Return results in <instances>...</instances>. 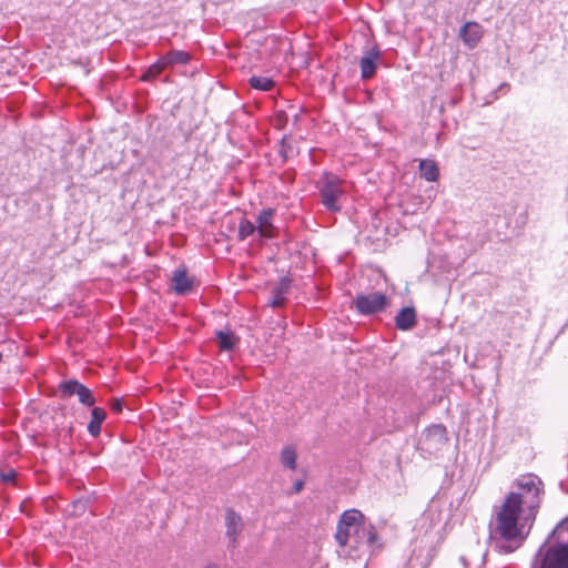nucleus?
Wrapping results in <instances>:
<instances>
[{
    "instance_id": "obj_1",
    "label": "nucleus",
    "mask_w": 568,
    "mask_h": 568,
    "mask_svg": "<svg viewBox=\"0 0 568 568\" xmlns=\"http://www.w3.org/2000/svg\"><path fill=\"white\" fill-rule=\"evenodd\" d=\"M511 499H505L490 521L489 534L500 554H511L519 549L528 538L536 517L514 508Z\"/></svg>"
},
{
    "instance_id": "obj_2",
    "label": "nucleus",
    "mask_w": 568,
    "mask_h": 568,
    "mask_svg": "<svg viewBox=\"0 0 568 568\" xmlns=\"http://www.w3.org/2000/svg\"><path fill=\"white\" fill-rule=\"evenodd\" d=\"M335 539L339 546L338 552L351 558L362 557L382 547L375 526L354 508L341 515Z\"/></svg>"
},
{
    "instance_id": "obj_3",
    "label": "nucleus",
    "mask_w": 568,
    "mask_h": 568,
    "mask_svg": "<svg viewBox=\"0 0 568 568\" xmlns=\"http://www.w3.org/2000/svg\"><path fill=\"white\" fill-rule=\"evenodd\" d=\"M442 511L434 506L428 507L417 523L420 538L415 540L412 556L403 568H427L436 554L443 527Z\"/></svg>"
},
{
    "instance_id": "obj_4",
    "label": "nucleus",
    "mask_w": 568,
    "mask_h": 568,
    "mask_svg": "<svg viewBox=\"0 0 568 568\" xmlns=\"http://www.w3.org/2000/svg\"><path fill=\"white\" fill-rule=\"evenodd\" d=\"M530 568H568V517L548 535L534 555Z\"/></svg>"
},
{
    "instance_id": "obj_5",
    "label": "nucleus",
    "mask_w": 568,
    "mask_h": 568,
    "mask_svg": "<svg viewBox=\"0 0 568 568\" xmlns=\"http://www.w3.org/2000/svg\"><path fill=\"white\" fill-rule=\"evenodd\" d=\"M516 490L510 491L505 499H511L514 508L537 517L544 495V483L535 474L520 475L514 483Z\"/></svg>"
},
{
    "instance_id": "obj_6",
    "label": "nucleus",
    "mask_w": 568,
    "mask_h": 568,
    "mask_svg": "<svg viewBox=\"0 0 568 568\" xmlns=\"http://www.w3.org/2000/svg\"><path fill=\"white\" fill-rule=\"evenodd\" d=\"M321 203L329 212L342 210L341 200L345 195V181L332 172H324L315 183Z\"/></svg>"
},
{
    "instance_id": "obj_7",
    "label": "nucleus",
    "mask_w": 568,
    "mask_h": 568,
    "mask_svg": "<svg viewBox=\"0 0 568 568\" xmlns=\"http://www.w3.org/2000/svg\"><path fill=\"white\" fill-rule=\"evenodd\" d=\"M354 305L361 315H373L385 310L387 297L379 292L358 294L354 300Z\"/></svg>"
},
{
    "instance_id": "obj_8",
    "label": "nucleus",
    "mask_w": 568,
    "mask_h": 568,
    "mask_svg": "<svg viewBox=\"0 0 568 568\" xmlns=\"http://www.w3.org/2000/svg\"><path fill=\"white\" fill-rule=\"evenodd\" d=\"M59 390L63 398H69L74 395L78 396L79 402L84 406L90 407L95 403L93 393L77 379H68L61 382L59 385Z\"/></svg>"
},
{
    "instance_id": "obj_9",
    "label": "nucleus",
    "mask_w": 568,
    "mask_h": 568,
    "mask_svg": "<svg viewBox=\"0 0 568 568\" xmlns=\"http://www.w3.org/2000/svg\"><path fill=\"white\" fill-rule=\"evenodd\" d=\"M275 213V209L267 207L257 214L255 226L261 239H273L276 236V227L273 223Z\"/></svg>"
},
{
    "instance_id": "obj_10",
    "label": "nucleus",
    "mask_w": 568,
    "mask_h": 568,
    "mask_svg": "<svg viewBox=\"0 0 568 568\" xmlns=\"http://www.w3.org/2000/svg\"><path fill=\"white\" fill-rule=\"evenodd\" d=\"M379 60V50L377 48H371L364 52L359 61L361 77L363 80L373 78L377 70V62Z\"/></svg>"
},
{
    "instance_id": "obj_11",
    "label": "nucleus",
    "mask_w": 568,
    "mask_h": 568,
    "mask_svg": "<svg viewBox=\"0 0 568 568\" xmlns=\"http://www.w3.org/2000/svg\"><path fill=\"white\" fill-rule=\"evenodd\" d=\"M460 38L464 43L474 49L483 37V29L477 22H466L460 29Z\"/></svg>"
},
{
    "instance_id": "obj_12",
    "label": "nucleus",
    "mask_w": 568,
    "mask_h": 568,
    "mask_svg": "<svg viewBox=\"0 0 568 568\" xmlns=\"http://www.w3.org/2000/svg\"><path fill=\"white\" fill-rule=\"evenodd\" d=\"M292 281L288 277H282L276 285L272 288V298L270 300V306L280 308L284 306L286 296L290 292Z\"/></svg>"
},
{
    "instance_id": "obj_13",
    "label": "nucleus",
    "mask_w": 568,
    "mask_h": 568,
    "mask_svg": "<svg viewBox=\"0 0 568 568\" xmlns=\"http://www.w3.org/2000/svg\"><path fill=\"white\" fill-rule=\"evenodd\" d=\"M225 526H226V537L230 542L235 546L236 538L242 531V518L239 514H236L232 509H227L225 514Z\"/></svg>"
},
{
    "instance_id": "obj_14",
    "label": "nucleus",
    "mask_w": 568,
    "mask_h": 568,
    "mask_svg": "<svg viewBox=\"0 0 568 568\" xmlns=\"http://www.w3.org/2000/svg\"><path fill=\"white\" fill-rule=\"evenodd\" d=\"M172 288L178 295H185L193 288V280L185 270H175L172 275Z\"/></svg>"
},
{
    "instance_id": "obj_15",
    "label": "nucleus",
    "mask_w": 568,
    "mask_h": 568,
    "mask_svg": "<svg viewBox=\"0 0 568 568\" xmlns=\"http://www.w3.org/2000/svg\"><path fill=\"white\" fill-rule=\"evenodd\" d=\"M416 325V311L414 307H403L395 316V326L399 331H409Z\"/></svg>"
},
{
    "instance_id": "obj_16",
    "label": "nucleus",
    "mask_w": 568,
    "mask_h": 568,
    "mask_svg": "<svg viewBox=\"0 0 568 568\" xmlns=\"http://www.w3.org/2000/svg\"><path fill=\"white\" fill-rule=\"evenodd\" d=\"M106 418V412L102 407H94L91 412V420L88 424V432L92 437H98L101 433V425Z\"/></svg>"
},
{
    "instance_id": "obj_17",
    "label": "nucleus",
    "mask_w": 568,
    "mask_h": 568,
    "mask_svg": "<svg viewBox=\"0 0 568 568\" xmlns=\"http://www.w3.org/2000/svg\"><path fill=\"white\" fill-rule=\"evenodd\" d=\"M162 62L166 65L173 64H187L191 61V55L189 52L183 50H171L161 57Z\"/></svg>"
},
{
    "instance_id": "obj_18",
    "label": "nucleus",
    "mask_w": 568,
    "mask_h": 568,
    "mask_svg": "<svg viewBox=\"0 0 568 568\" xmlns=\"http://www.w3.org/2000/svg\"><path fill=\"white\" fill-rule=\"evenodd\" d=\"M419 173L428 182H435L439 178V169L433 160H422L419 162Z\"/></svg>"
},
{
    "instance_id": "obj_19",
    "label": "nucleus",
    "mask_w": 568,
    "mask_h": 568,
    "mask_svg": "<svg viewBox=\"0 0 568 568\" xmlns=\"http://www.w3.org/2000/svg\"><path fill=\"white\" fill-rule=\"evenodd\" d=\"M425 440L435 445H443L447 442L446 428L443 425H433L425 433Z\"/></svg>"
},
{
    "instance_id": "obj_20",
    "label": "nucleus",
    "mask_w": 568,
    "mask_h": 568,
    "mask_svg": "<svg viewBox=\"0 0 568 568\" xmlns=\"http://www.w3.org/2000/svg\"><path fill=\"white\" fill-rule=\"evenodd\" d=\"M297 453L294 446H285L281 450V463L284 467L294 470L296 468Z\"/></svg>"
},
{
    "instance_id": "obj_21",
    "label": "nucleus",
    "mask_w": 568,
    "mask_h": 568,
    "mask_svg": "<svg viewBox=\"0 0 568 568\" xmlns=\"http://www.w3.org/2000/svg\"><path fill=\"white\" fill-rule=\"evenodd\" d=\"M216 339L222 351H232L237 342L236 336L232 332H216Z\"/></svg>"
},
{
    "instance_id": "obj_22",
    "label": "nucleus",
    "mask_w": 568,
    "mask_h": 568,
    "mask_svg": "<svg viewBox=\"0 0 568 568\" xmlns=\"http://www.w3.org/2000/svg\"><path fill=\"white\" fill-rule=\"evenodd\" d=\"M248 83L253 89L260 91H270L275 85V82L271 78L258 75H252L248 80Z\"/></svg>"
},
{
    "instance_id": "obj_23",
    "label": "nucleus",
    "mask_w": 568,
    "mask_h": 568,
    "mask_svg": "<svg viewBox=\"0 0 568 568\" xmlns=\"http://www.w3.org/2000/svg\"><path fill=\"white\" fill-rule=\"evenodd\" d=\"M166 68L164 62H162V58H160L156 62L151 64L148 70L141 75V80L144 82L154 80L163 70Z\"/></svg>"
},
{
    "instance_id": "obj_24",
    "label": "nucleus",
    "mask_w": 568,
    "mask_h": 568,
    "mask_svg": "<svg viewBox=\"0 0 568 568\" xmlns=\"http://www.w3.org/2000/svg\"><path fill=\"white\" fill-rule=\"evenodd\" d=\"M257 232L255 223L251 222L247 219H242L239 223V232L237 237L240 241H244L248 236L253 235Z\"/></svg>"
},
{
    "instance_id": "obj_25",
    "label": "nucleus",
    "mask_w": 568,
    "mask_h": 568,
    "mask_svg": "<svg viewBox=\"0 0 568 568\" xmlns=\"http://www.w3.org/2000/svg\"><path fill=\"white\" fill-rule=\"evenodd\" d=\"M280 154L284 160L292 158L295 154V149L290 138L284 136L282 139Z\"/></svg>"
},
{
    "instance_id": "obj_26",
    "label": "nucleus",
    "mask_w": 568,
    "mask_h": 568,
    "mask_svg": "<svg viewBox=\"0 0 568 568\" xmlns=\"http://www.w3.org/2000/svg\"><path fill=\"white\" fill-rule=\"evenodd\" d=\"M0 479L4 484H16L17 471L14 469H8L0 471Z\"/></svg>"
},
{
    "instance_id": "obj_27",
    "label": "nucleus",
    "mask_w": 568,
    "mask_h": 568,
    "mask_svg": "<svg viewBox=\"0 0 568 568\" xmlns=\"http://www.w3.org/2000/svg\"><path fill=\"white\" fill-rule=\"evenodd\" d=\"M303 481L298 480L294 484V491L298 493L303 488Z\"/></svg>"
},
{
    "instance_id": "obj_28",
    "label": "nucleus",
    "mask_w": 568,
    "mask_h": 568,
    "mask_svg": "<svg viewBox=\"0 0 568 568\" xmlns=\"http://www.w3.org/2000/svg\"><path fill=\"white\" fill-rule=\"evenodd\" d=\"M115 410H121V404L120 403H116L113 407Z\"/></svg>"
},
{
    "instance_id": "obj_29",
    "label": "nucleus",
    "mask_w": 568,
    "mask_h": 568,
    "mask_svg": "<svg viewBox=\"0 0 568 568\" xmlns=\"http://www.w3.org/2000/svg\"><path fill=\"white\" fill-rule=\"evenodd\" d=\"M205 568H217V566H216V565H213V564H210V565H207Z\"/></svg>"
},
{
    "instance_id": "obj_30",
    "label": "nucleus",
    "mask_w": 568,
    "mask_h": 568,
    "mask_svg": "<svg viewBox=\"0 0 568 568\" xmlns=\"http://www.w3.org/2000/svg\"><path fill=\"white\" fill-rule=\"evenodd\" d=\"M500 88H509V84L508 83H504V84H501Z\"/></svg>"
}]
</instances>
